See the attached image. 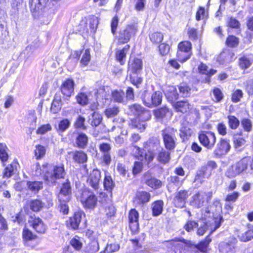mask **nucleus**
Returning <instances> with one entry per match:
<instances>
[{"instance_id":"nucleus-1","label":"nucleus","mask_w":253,"mask_h":253,"mask_svg":"<svg viewBox=\"0 0 253 253\" xmlns=\"http://www.w3.org/2000/svg\"><path fill=\"white\" fill-rule=\"evenodd\" d=\"M144 147L147 150L143 156L142 154H140L139 160L143 161L144 159L148 162L152 161L156 154L162 147L160 145L159 139L156 137H151L148 141L145 142Z\"/></svg>"},{"instance_id":"nucleus-2","label":"nucleus","mask_w":253,"mask_h":253,"mask_svg":"<svg viewBox=\"0 0 253 253\" xmlns=\"http://www.w3.org/2000/svg\"><path fill=\"white\" fill-rule=\"evenodd\" d=\"M138 32V26L136 24H131L120 30L116 39L119 44H125L128 42L130 39L134 37Z\"/></svg>"},{"instance_id":"nucleus-3","label":"nucleus","mask_w":253,"mask_h":253,"mask_svg":"<svg viewBox=\"0 0 253 253\" xmlns=\"http://www.w3.org/2000/svg\"><path fill=\"white\" fill-rule=\"evenodd\" d=\"M251 159L246 157L228 168L225 175L229 178H233L245 171L248 167Z\"/></svg>"},{"instance_id":"nucleus-4","label":"nucleus","mask_w":253,"mask_h":253,"mask_svg":"<svg viewBox=\"0 0 253 253\" xmlns=\"http://www.w3.org/2000/svg\"><path fill=\"white\" fill-rule=\"evenodd\" d=\"M177 130L173 127H167L162 130V136L166 148L169 150H173L176 146L175 134Z\"/></svg>"},{"instance_id":"nucleus-5","label":"nucleus","mask_w":253,"mask_h":253,"mask_svg":"<svg viewBox=\"0 0 253 253\" xmlns=\"http://www.w3.org/2000/svg\"><path fill=\"white\" fill-rule=\"evenodd\" d=\"M65 175L64 166L60 164L53 166L50 171H46L43 177L48 183H54L57 179L63 178Z\"/></svg>"},{"instance_id":"nucleus-6","label":"nucleus","mask_w":253,"mask_h":253,"mask_svg":"<svg viewBox=\"0 0 253 253\" xmlns=\"http://www.w3.org/2000/svg\"><path fill=\"white\" fill-rule=\"evenodd\" d=\"M162 93L160 91H155L151 94L147 91H145L142 95L143 104L148 107L153 108L161 104Z\"/></svg>"},{"instance_id":"nucleus-7","label":"nucleus","mask_w":253,"mask_h":253,"mask_svg":"<svg viewBox=\"0 0 253 253\" xmlns=\"http://www.w3.org/2000/svg\"><path fill=\"white\" fill-rule=\"evenodd\" d=\"M221 211L222 207L219 201L215 200L210 208L205 210V213L202 214V218L203 220L209 221V218L213 217L214 219H217L219 217V221H221L222 217L220 216V213Z\"/></svg>"},{"instance_id":"nucleus-8","label":"nucleus","mask_w":253,"mask_h":253,"mask_svg":"<svg viewBox=\"0 0 253 253\" xmlns=\"http://www.w3.org/2000/svg\"><path fill=\"white\" fill-rule=\"evenodd\" d=\"M201 144L208 149H212L216 141L215 134L210 131H202L198 135Z\"/></svg>"},{"instance_id":"nucleus-9","label":"nucleus","mask_w":253,"mask_h":253,"mask_svg":"<svg viewBox=\"0 0 253 253\" xmlns=\"http://www.w3.org/2000/svg\"><path fill=\"white\" fill-rule=\"evenodd\" d=\"M212 197V193L199 191L192 197L190 202L192 206L199 208L204 206L206 201L208 202Z\"/></svg>"},{"instance_id":"nucleus-10","label":"nucleus","mask_w":253,"mask_h":253,"mask_svg":"<svg viewBox=\"0 0 253 253\" xmlns=\"http://www.w3.org/2000/svg\"><path fill=\"white\" fill-rule=\"evenodd\" d=\"M129 114L136 116L137 118H142L145 120H149L151 115L149 111L146 110L140 105L135 104L129 106Z\"/></svg>"},{"instance_id":"nucleus-11","label":"nucleus","mask_w":253,"mask_h":253,"mask_svg":"<svg viewBox=\"0 0 253 253\" xmlns=\"http://www.w3.org/2000/svg\"><path fill=\"white\" fill-rule=\"evenodd\" d=\"M237 243V240L235 237H231L228 241L219 243V250L222 253H234Z\"/></svg>"},{"instance_id":"nucleus-12","label":"nucleus","mask_w":253,"mask_h":253,"mask_svg":"<svg viewBox=\"0 0 253 253\" xmlns=\"http://www.w3.org/2000/svg\"><path fill=\"white\" fill-rule=\"evenodd\" d=\"M81 200L85 208L93 209L96 206L97 199L93 193L87 192L83 193Z\"/></svg>"},{"instance_id":"nucleus-13","label":"nucleus","mask_w":253,"mask_h":253,"mask_svg":"<svg viewBox=\"0 0 253 253\" xmlns=\"http://www.w3.org/2000/svg\"><path fill=\"white\" fill-rule=\"evenodd\" d=\"M75 82L73 79H68L63 82L60 90L62 93L67 97H70L74 93Z\"/></svg>"},{"instance_id":"nucleus-14","label":"nucleus","mask_w":253,"mask_h":253,"mask_svg":"<svg viewBox=\"0 0 253 253\" xmlns=\"http://www.w3.org/2000/svg\"><path fill=\"white\" fill-rule=\"evenodd\" d=\"M230 148L229 140L221 138L216 145L214 153L217 156L224 155L229 151Z\"/></svg>"},{"instance_id":"nucleus-15","label":"nucleus","mask_w":253,"mask_h":253,"mask_svg":"<svg viewBox=\"0 0 253 253\" xmlns=\"http://www.w3.org/2000/svg\"><path fill=\"white\" fill-rule=\"evenodd\" d=\"M71 193V186L68 180H67L66 182L63 184L59 193V201L63 202H68L70 200Z\"/></svg>"},{"instance_id":"nucleus-16","label":"nucleus","mask_w":253,"mask_h":253,"mask_svg":"<svg viewBox=\"0 0 253 253\" xmlns=\"http://www.w3.org/2000/svg\"><path fill=\"white\" fill-rule=\"evenodd\" d=\"M101 179V172L98 169H93L90 173L87 182L95 190H97L99 187V183Z\"/></svg>"},{"instance_id":"nucleus-17","label":"nucleus","mask_w":253,"mask_h":253,"mask_svg":"<svg viewBox=\"0 0 253 253\" xmlns=\"http://www.w3.org/2000/svg\"><path fill=\"white\" fill-rule=\"evenodd\" d=\"M188 197V191L186 190H180L176 193L173 199V203L175 207L178 208L184 207Z\"/></svg>"},{"instance_id":"nucleus-18","label":"nucleus","mask_w":253,"mask_h":253,"mask_svg":"<svg viewBox=\"0 0 253 253\" xmlns=\"http://www.w3.org/2000/svg\"><path fill=\"white\" fill-rule=\"evenodd\" d=\"M217 168L216 163L212 161H209L206 165L203 166L199 171V174L204 177H209L213 169Z\"/></svg>"},{"instance_id":"nucleus-19","label":"nucleus","mask_w":253,"mask_h":253,"mask_svg":"<svg viewBox=\"0 0 253 253\" xmlns=\"http://www.w3.org/2000/svg\"><path fill=\"white\" fill-rule=\"evenodd\" d=\"M142 61L138 58L130 60L128 63V70L134 74H137L142 70Z\"/></svg>"},{"instance_id":"nucleus-20","label":"nucleus","mask_w":253,"mask_h":253,"mask_svg":"<svg viewBox=\"0 0 253 253\" xmlns=\"http://www.w3.org/2000/svg\"><path fill=\"white\" fill-rule=\"evenodd\" d=\"M234 56V54L229 50H226L222 52L217 57V61L223 64L225 63L231 61Z\"/></svg>"},{"instance_id":"nucleus-21","label":"nucleus","mask_w":253,"mask_h":253,"mask_svg":"<svg viewBox=\"0 0 253 253\" xmlns=\"http://www.w3.org/2000/svg\"><path fill=\"white\" fill-rule=\"evenodd\" d=\"M130 46L126 45L122 49L118 50L116 52V60L123 65L125 63L126 54L129 49Z\"/></svg>"},{"instance_id":"nucleus-22","label":"nucleus","mask_w":253,"mask_h":253,"mask_svg":"<svg viewBox=\"0 0 253 253\" xmlns=\"http://www.w3.org/2000/svg\"><path fill=\"white\" fill-rule=\"evenodd\" d=\"M168 150L161 148L157 152V160L160 163L166 164L168 163L170 159V152Z\"/></svg>"},{"instance_id":"nucleus-23","label":"nucleus","mask_w":253,"mask_h":253,"mask_svg":"<svg viewBox=\"0 0 253 253\" xmlns=\"http://www.w3.org/2000/svg\"><path fill=\"white\" fill-rule=\"evenodd\" d=\"M165 95L169 101L173 102L178 98L176 88L173 86H169L165 91Z\"/></svg>"},{"instance_id":"nucleus-24","label":"nucleus","mask_w":253,"mask_h":253,"mask_svg":"<svg viewBox=\"0 0 253 253\" xmlns=\"http://www.w3.org/2000/svg\"><path fill=\"white\" fill-rule=\"evenodd\" d=\"M87 142L88 138L85 134L83 133H79L77 134L75 143L78 147L84 148L87 145Z\"/></svg>"},{"instance_id":"nucleus-25","label":"nucleus","mask_w":253,"mask_h":253,"mask_svg":"<svg viewBox=\"0 0 253 253\" xmlns=\"http://www.w3.org/2000/svg\"><path fill=\"white\" fill-rule=\"evenodd\" d=\"M62 107L61 98L59 94H56L52 102L50 110L54 114L58 113Z\"/></svg>"},{"instance_id":"nucleus-26","label":"nucleus","mask_w":253,"mask_h":253,"mask_svg":"<svg viewBox=\"0 0 253 253\" xmlns=\"http://www.w3.org/2000/svg\"><path fill=\"white\" fill-rule=\"evenodd\" d=\"M173 106L177 112L182 113L187 112L189 109V104L186 100L177 101L173 103Z\"/></svg>"},{"instance_id":"nucleus-27","label":"nucleus","mask_w":253,"mask_h":253,"mask_svg":"<svg viewBox=\"0 0 253 253\" xmlns=\"http://www.w3.org/2000/svg\"><path fill=\"white\" fill-rule=\"evenodd\" d=\"M154 114L155 117L158 119H162L167 116H171V112L167 107H163L154 111Z\"/></svg>"},{"instance_id":"nucleus-28","label":"nucleus","mask_w":253,"mask_h":253,"mask_svg":"<svg viewBox=\"0 0 253 253\" xmlns=\"http://www.w3.org/2000/svg\"><path fill=\"white\" fill-rule=\"evenodd\" d=\"M150 195L145 191L137 192L136 195L135 200L138 204H143L149 201Z\"/></svg>"},{"instance_id":"nucleus-29","label":"nucleus","mask_w":253,"mask_h":253,"mask_svg":"<svg viewBox=\"0 0 253 253\" xmlns=\"http://www.w3.org/2000/svg\"><path fill=\"white\" fill-rule=\"evenodd\" d=\"M48 0H30L29 4L32 12H37L42 9V6L46 3Z\"/></svg>"},{"instance_id":"nucleus-30","label":"nucleus","mask_w":253,"mask_h":253,"mask_svg":"<svg viewBox=\"0 0 253 253\" xmlns=\"http://www.w3.org/2000/svg\"><path fill=\"white\" fill-rule=\"evenodd\" d=\"M142 118H136L131 122V126L132 127L136 128L139 130L140 131H143L146 128V121Z\"/></svg>"},{"instance_id":"nucleus-31","label":"nucleus","mask_w":253,"mask_h":253,"mask_svg":"<svg viewBox=\"0 0 253 253\" xmlns=\"http://www.w3.org/2000/svg\"><path fill=\"white\" fill-rule=\"evenodd\" d=\"M101 115L96 112H94L89 117L88 123L93 126H98L102 122Z\"/></svg>"},{"instance_id":"nucleus-32","label":"nucleus","mask_w":253,"mask_h":253,"mask_svg":"<svg viewBox=\"0 0 253 253\" xmlns=\"http://www.w3.org/2000/svg\"><path fill=\"white\" fill-rule=\"evenodd\" d=\"M8 151L9 149L5 144L0 143V160L3 166L5 165V163L6 162L8 159Z\"/></svg>"},{"instance_id":"nucleus-33","label":"nucleus","mask_w":253,"mask_h":253,"mask_svg":"<svg viewBox=\"0 0 253 253\" xmlns=\"http://www.w3.org/2000/svg\"><path fill=\"white\" fill-rule=\"evenodd\" d=\"M248 230L245 233H239L238 235L239 239L242 242H247L253 238V225H248Z\"/></svg>"},{"instance_id":"nucleus-34","label":"nucleus","mask_w":253,"mask_h":253,"mask_svg":"<svg viewBox=\"0 0 253 253\" xmlns=\"http://www.w3.org/2000/svg\"><path fill=\"white\" fill-rule=\"evenodd\" d=\"M73 158L78 163H84L86 162L87 157L84 152L76 151L73 154Z\"/></svg>"},{"instance_id":"nucleus-35","label":"nucleus","mask_w":253,"mask_h":253,"mask_svg":"<svg viewBox=\"0 0 253 253\" xmlns=\"http://www.w3.org/2000/svg\"><path fill=\"white\" fill-rule=\"evenodd\" d=\"M164 202L162 200H158L152 204L153 214L158 216L162 213L163 210Z\"/></svg>"},{"instance_id":"nucleus-36","label":"nucleus","mask_w":253,"mask_h":253,"mask_svg":"<svg viewBox=\"0 0 253 253\" xmlns=\"http://www.w3.org/2000/svg\"><path fill=\"white\" fill-rule=\"evenodd\" d=\"M22 236L25 244L28 246L29 245V243L30 241H33L37 238V236L27 229H24L23 230Z\"/></svg>"},{"instance_id":"nucleus-37","label":"nucleus","mask_w":253,"mask_h":253,"mask_svg":"<svg viewBox=\"0 0 253 253\" xmlns=\"http://www.w3.org/2000/svg\"><path fill=\"white\" fill-rule=\"evenodd\" d=\"M16 170V164L12 163L8 165L4 169L3 172V177H10L13 175Z\"/></svg>"},{"instance_id":"nucleus-38","label":"nucleus","mask_w":253,"mask_h":253,"mask_svg":"<svg viewBox=\"0 0 253 253\" xmlns=\"http://www.w3.org/2000/svg\"><path fill=\"white\" fill-rule=\"evenodd\" d=\"M246 141L242 137H234L233 138L234 147L238 151H242L246 146Z\"/></svg>"},{"instance_id":"nucleus-39","label":"nucleus","mask_w":253,"mask_h":253,"mask_svg":"<svg viewBox=\"0 0 253 253\" xmlns=\"http://www.w3.org/2000/svg\"><path fill=\"white\" fill-rule=\"evenodd\" d=\"M27 185L29 190L34 193H37L42 188V182L40 181H29Z\"/></svg>"},{"instance_id":"nucleus-40","label":"nucleus","mask_w":253,"mask_h":253,"mask_svg":"<svg viewBox=\"0 0 253 253\" xmlns=\"http://www.w3.org/2000/svg\"><path fill=\"white\" fill-rule=\"evenodd\" d=\"M43 206L44 203L38 199L31 200L29 203L30 208L34 211H40Z\"/></svg>"},{"instance_id":"nucleus-41","label":"nucleus","mask_w":253,"mask_h":253,"mask_svg":"<svg viewBox=\"0 0 253 253\" xmlns=\"http://www.w3.org/2000/svg\"><path fill=\"white\" fill-rule=\"evenodd\" d=\"M191 48V43L187 41L180 42L178 45V50H182V51H185L189 53H192Z\"/></svg>"},{"instance_id":"nucleus-42","label":"nucleus","mask_w":253,"mask_h":253,"mask_svg":"<svg viewBox=\"0 0 253 253\" xmlns=\"http://www.w3.org/2000/svg\"><path fill=\"white\" fill-rule=\"evenodd\" d=\"M198 70L199 73L207 75L209 76H211L216 72V71L214 69L209 70L208 66L203 63H201L199 66Z\"/></svg>"},{"instance_id":"nucleus-43","label":"nucleus","mask_w":253,"mask_h":253,"mask_svg":"<svg viewBox=\"0 0 253 253\" xmlns=\"http://www.w3.org/2000/svg\"><path fill=\"white\" fill-rule=\"evenodd\" d=\"M103 185L105 189L111 193L113 188L114 187L115 184L110 176L105 175L103 181Z\"/></svg>"},{"instance_id":"nucleus-44","label":"nucleus","mask_w":253,"mask_h":253,"mask_svg":"<svg viewBox=\"0 0 253 253\" xmlns=\"http://www.w3.org/2000/svg\"><path fill=\"white\" fill-rule=\"evenodd\" d=\"M91 59L90 50L86 49L83 53L82 57L80 61L82 66H86L89 63Z\"/></svg>"},{"instance_id":"nucleus-45","label":"nucleus","mask_w":253,"mask_h":253,"mask_svg":"<svg viewBox=\"0 0 253 253\" xmlns=\"http://www.w3.org/2000/svg\"><path fill=\"white\" fill-rule=\"evenodd\" d=\"M211 239L208 236L204 240L200 242L196 246V248L201 252H205L207 251L209 244L211 242Z\"/></svg>"},{"instance_id":"nucleus-46","label":"nucleus","mask_w":253,"mask_h":253,"mask_svg":"<svg viewBox=\"0 0 253 253\" xmlns=\"http://www.w3.org/2000/svg\"><path fill=\"white\" fill-rule=\"evenodd\" d=\"M34 152L36 158L37 159H40L44 156L46 149L44 146L41 145H37L35 147Z\"/></svg>"},{"instance_id":"nucleus-47","label":"nucleus","mask_w":253,"mask_h":253,"mask_svg":"<svg viewBox=\"0 0 253 253\" xmlns=\"http://www.w3.org/2000/svg\"><path fill=\"white\" fill-rule=\"evenodd\" d=\"M192 53H189L185 51L177 50L176 54L177 60L181 63L185 62L188 60Z\"/></svg>"},{"instance_id":"nucleus-48","label":"nucleus","mask_w":253,"mask_h":253,"mask_svg":"<svg viewBox=\"0 0 253 253\" xmlns=\"http://www.w3.org/2000/svg\"><path fill=\"white\" fill-rule=\"evenodd\" d=\"M119 112V109L118 107L116 106H110L105 109L104 113L107 117L112 118L117 115Z\"/></svg>"},{"instance_id":"nucleus-49","label":"nucleus","mask_w":253,"mask_h":253,"mask_svg":"<svg viewBox=\"0 0 253 253\" xmlns=\"http://www.w3.org/2000/svg\"><path fill=\"white\" fill-rule=\"evenodd\" d=\"M167 180L168 181V188L169 190L173 185L177 187L181 184L179 178L177 176H171L168 178Z\"/></svg>"},{"instance_id":"nucleus-50","label":"nucleus","mask_w":253,"mask_h":253,"mask_svg":"<svg viewBox=\"0 0 253 253\" xmlns=\"http://www.w3.org/2000/svg\"><path fill=\"white\" fill-rule=\"evenodd\" d=\"M31 226L39 233H44L46 229V226L44 222H32Z\"/></svg>"},{"instance_id":"nucleus-51","label":"nucleus","mask_w":253,"mask_h":253,"mask_svg":"<svg viewBox=\"0 0 253 253\" xmlns=\"http://www.w3.org/2000/svg\"><path fill=\"white\" fill-rule=\"evenodd\" d=\"M99 21L98 18L95 16H91L88 18L87 23L89 28L92 30L95 31L98 25Z\"/></svg>"},{"instance_id":"nucleus-52","label":"nucleus","mask_w":253,"mask_h":253,"mask_svg":"<svg viewBox=\"0 0 253 253\" xmlns=\"http://www.w3.org/2000/svg\"><path fill=\"white\" fill-rule=\"evenodd\" d=\"M146 183L149 186L154 189L159 188L162 185L161 181L155 178H151L150 179L147 180Z\"/></svg>"},{"instance_id":"nucleus-53","label":"nucleus","mask_w":253,"mask_h":253,"mask_svg":"<svg viewBox=\"0 0 253 253\" xmlns=\"http://www.w3.org/2000/svg\"><path fill=\"white\" fill-rule=\"evenodd\" d=\"M179 92L182 97H187L190 95L191 88L185 84H181L179 87Z\"/></svg>"},{"instance_id":"nucleus-54","label":"nucleus","mask_w":253,"mask_h":253,"mask_svg":"<svg viewBox=\"0 0 253 253\" xmlns=\"http://www.w3.org/2000/svg\"><path fill=\"white\" fill-rule=\"evenodd\" d=\"M228 125L230 127L233 129H236L239 125V121L234 116H228Z\"/></svg>"},{"instance_id":"nucleus-55","label":"nucleus","mask_w":253,"mask_h":253,"mask_svg":"<svg viewBox=\"0 0 253 253\" xmlns=\"http://www.w3.org/2000/svg\"><path fill=\"white\" fill-rule=\"evenodd\" d=\"M76 99L77 102L82 105H86L88 102L87 96L86 94L83 92H80L76 96Z\"/></svg>"},{"instance_id":"nucleus-56","label":"nucleus","mask_w":253,"mask_h":253,"mask_svg":"<svg viewBox=\"0 0 253 253\" xmlns=\"http://www.w3.org/2000/svg\"><path fill=\"white\" fill-rule=\"evenodd\" d=\"M239 39L234 36H229L226 40L227 45L231 47L237 46L239 44Z\"/></svg>"},{"instance_id":"nucleus-57","label":"nucleus","mask_w":253,"mask_h":253,"mask_svg":"<svg viewBox=\"0 0 253 253\" xmlns=\"http://www.w3.org/2000/svg\"><path fill=\"white\" fill-rule=\"evenodd\" d=\"M150 40L154 43H160L163 39V35L159 32H155L150 35Z\"/></svg>"},{"instance_id":"nucleus-58","label":"nucleus","mask_w":253,"mask_h":253,"mask_svg":"<svg viewBox=\"0 0 253 253\" xmlns=\"http://www.w3.org/2000/svg\"><path fill=\"white\" fill-rule=\"evenodd\" d=\"M113 99L118 102H122L123 101L124 92L121 91L115 90L112 92Z\"/></svg>"},{"instance_id":"nucleus-59","label":"nucleus","mask_w":253,"mask_h":253,"mask_svg":"<svg viewBox=\"0 0 253 253\" xmlns=\"http://www.w3.org/2000/svg\"><path fill=\"white\" fill-rule=\"evenodd\" d=\"M241 125L245 131L250 132L252 130L253 125L250 119H243L241 121Z\"/></svg>"},{"instance_id":"nucleus-60","label":"nucleus","mask_w":253,"mask_h":253,"mask_svg":"<svg viewBox=\"0 0 253 253\" xmlns=\"http://www.w3.org/2000/svg\"><path fill=\"white\" fill-rule=\"evenodd\" d=\"M226 22L227 26L231 28L238 29L240 28V22L234 18H228Z\"/></svg>"},{"instance_id":"nucleus-61","label":"nucleus","mask_w":253,"mask_h":253,"mask_svg":"<svg viewBox=\"0 0 253 253\" xmlns=\"http://www.w3.org/2000/svg\"><path fill=\"white\" fill-rule=\"evenodd\" d=\"M74 221H86L85 215L84 213L81 211H78L74 213L73 216Z\"/></svg>"},{"instance_id":"nucleus-62","label":"nucleus","mask_w":253,"mask_h":253,"mask_svg":"<svg viewBox=\"0 0 253 253\" xmlns=\"http://www.w3.org/2000/svg\"><path fill=\"white\" fill-rule=\"evenodd\" d=\"M243 93L241 90L237 89L234 91L232 95V101L234 103H237L240 101L243 97Z\"/></svg>"},{"instance_id":"nucleus-63","label":"nucleus","mask_w":253,"mask_h":253,"mask_svg":"<svg viewBox=\"0 0 253 253\" xmlns=\"http://www.w3.org/2000/svg\"><path fill=\"white\" fill-rule=\"evenodd\" d=\"M52 127L50 124L43 125L37 130L36 133L38 134H43L51 130Z\"/></svg>"},{"instance_id":"nucleus-64","label":"nucleus","mask_w":253,"mask_h":253,"mask_svg":"<svg viewBox=\"0 0 253 253\" xmlns=\"http://www.w3.org/2000/svg\"><path fill=\"white\" fill-rule=\"evenodd\" d=\"M23 5L22 0H14L11 3L13 12L15 13L18 12Z\"/></svg>"}]
</instances>
